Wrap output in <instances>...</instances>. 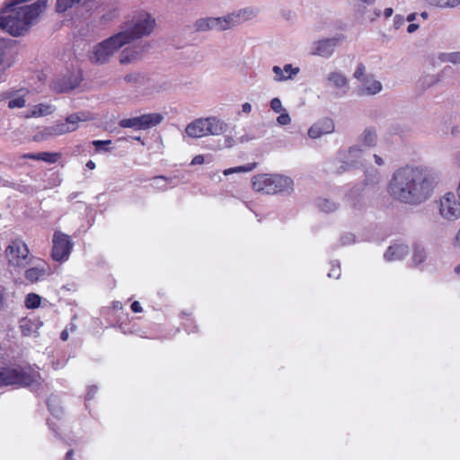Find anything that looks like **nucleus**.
I'll use <instances>...</instances> for the list:
<instances>
[{
  "instance_id": "nucleus-1",
  "label": "nucleus",
  "mask_w": 460,
  "mask_h": 460,
  "mask_svg": "<svg viewBox=\"0 0 460 460\" xmlns=\"http://www.w3.org/2000/svg\"><path fill=\"white\" fill-rule=\"evenodd\" d=\"M437 179L436 173L429 168L404 166L394 172L388 192L399 201L419 204L432 195Z\"/></svg>"
},
{
  "instance_id": "nucleus-2",
  "label": "nucleus",
  "mask_w": 460,
  "mask_h": 460,
  "mask_svg": "<svg viewBox=\"0 0 460 460\" xmlns=\"http://www.w3.org/2000/svg\"><path fill=\"white\" fill-rule=\"evenodd\" d=\"M46 8V0L24 5L11 2L0 12V29L13 37L23 36Z\"/></svg>"
},
{
  "instance_id": "nucleus-3",
  "label": "nucleus",
  "mask_w": 460,
  "mask_h": 460,
  "mask_svg": "<svg viewBox=\"0 0 460 460\" xmlns=\"http://www.w3.org/2000/svg\"><path fill=\"white\" fill-rule=\"evenodd\" d=\"M156 27L155 18L147 11L133 12L121 25L119 34L126 44L151 35Z\"/></svg>"
},
{
  "instance_id": "nucleus-4",
  "label": "nucleus",
  "mask_w": 460,
  "mask_h": 460,
  "mask_svg": "<svg viewBox=\"0 0 460 460\" xmlns=\"http://www.w3.org/2000/svg\"><path fill=\"white\" fill-rule=\"evenodd\" d=\"M41 376L31 367L20 366L0 367V386H31L40 384Z\"/></svg>"
},
{
  "instance_id": "nucleus-5",
  "label": "nucleus",
  "mask_w": 460,
  "mask_h": 460,
  "mask_svg": "<svg viewBox=\"0 0 460 460\" xmlns=\"http://www.w3.org/2000/svg\"><path fill=\"white\" fill-rule=\"evenodd\" d=\"M293 181L279 174H259L252 179V188L257 192L276 194L292 190Z\"/></svg>"
},
{
  "instance_id": "nucleus-6",
  "label": "nucleus",
  "mask_w": 460,
  "mask_h": 460,
  "mask_svg": "<svg viewBox=\"0 0 460 460\" xmlns=\"http://www.w3.org/2000/svg\"><path fill=\"white\" fill-rule=\"evenodd\" d=\"M127 45L119 32L94 45L89 54V59L95 64H105L116 51Z\"/></svg>"
},
{
  "instance_id": "nucleus-7",
  "label": "nucleus",
  "mask_w": 460,
  "mask_h": 460,
  "mask_svg": "<svg viewBox=\"0 0 460 460\" xmlns=\"http://www.w3.org/2000/svg\"><path fill=\"white\" fill-rule=\"evenodd\" d=\"M30 250L26 243L16 238L11 240L4 249V259L9 268L22 269L28 263Z\"/></svg>"
},
{
  "instance_id": "nucleus-8",
  "label": "nucleus",
  "mask_w": 460,
  "mask_h": 460,
  "mask_svg": "<svg viewBox=\"0 0 460 460\" xmlns=\"http://www.w3.org/2000/svg\"><path fill=\"white\" fill-rule=\"evenodd\" d=\"M439 216L447 222H454L460 218V199L453 192H447L438 201Z\"/></svg>"
},
{
  "instance_id": "nucleus-9",
  "label": "nucleus",
  "mask_w": 460,
  "mask_h": 460,
  "mask_svg": "<svg viewBox=\"0 0 460 460\" xmlns=\"http://www.w3.org/2000/svg\"><path fill=\"white\" fill-rule=\"evenodd\" d=\"M73 245L74 243L69 235L60 231H56L52 239V259L57 261H66L71 253Z\"/></svg>"
},
{
  "instance_id": "nucleus-10",
  "label": "nucleus",
  "mask_w": 460,
  "mask_h": 460,
  "mask_svg": "<svg viewBox=\"0 0 460 460\" xmlns=\"http://www.w3.org/2000/svg\"><path fill=\"white\" fill-rule=\"evenodd\" d=\"M163 119V115L159 113H147L137 117L123 119L119 122V125L123 128L142 130L160 124Z\"/></svg>"
},
{
  "instance_id": "nucleus-11",
  "label": "nucleus",
  "mask_w": 460,
  "mask_h": 460,
  "mask_svg": "<svg viewBox=\"0 0 460 460\" xmlns=\"http://www.w3.org/2000/svg\"><path fill=\"white\" fill-rule=\"evenodd\" d=\"M193 29L197 32L210 31H225L231 30L227 13L223 16H206L199 18L193 23Z\"/></svg>"
},
{
  "instance_id": "nucleus-12",
  "label": "nucleus",
  "mask_w": 460,
  "mask_h": 460,
  "mask_svg": "<svg viewBox=\"0 0 460 460\" xmlns=\"http://www.w3.org/2000/svg\"><path fill=\"white\" fill-rule=\"evenodd\" d=\"M259 11L254 7H244L231 13H228L230 28L237 27L241 23L252 21L257 17Z\"/></svg>"
},
{
  "instance_id": "nucleus-13",
  "label": "nucleus",
  "mask_w": 460,
  "mask_h": 460,
  "mask_svg": "<svg viewBox=\"0 0 460 460\" xmlns=\"http://www.w3.org/2000/svg\"><path fill=\"white\" fill-rule=\"evenodd\" d=\"M334 122L329 119H322L314 123L308 129V137L312 139H317L324 135L331 134L334 131Z\"/></svg>"
},
{
  "instance_id": "nucleus-14",
  "label": "nucleus",
  "mask_w": 460,
  "mask_h": 460,
  "mask_svg": "<svg viewBox=\"0 0 460 460\" xmlns=\"http://www.w3.org/2000/svg\"><path fill=\"white\" fill-rule=\"evenodd\" d=\"M42 325L43 323L36 316L24 317L19 323V328L24 337H38L39 330Z\"/></svg>"
},
{
  "instance_id": "nucleus-15",
  "label": "nucleus",
  "mask_w": 460,
  "mask_h": 460,
  "mask_svg": "<svg viewBox=\"0 0 460 460\" xmlns=\"http://www.w3.org/2000/svg\"><path fill=\"white\" fill-rule=\"evenodd\" d=\"M337 45L336 39H325L315 41L313 44L311 53L313 55L328 58L332 55Z\"/></svg>"
},
{
  "instance_id": "nucleus-16",
  "label": "nucleus",
  "mask_w": 460,
  "mask_h": 460,
  "mask_svg": "<svg viewBox=\"0 0 460 460\" xmlns=\"http://www.w3.org/2000/svg\"><path fill=\"white\" fill-rule=\"evenodd\" d=\"M124 81L137 88H142L146 91H151L154 88L151 79L146 75L138 72H133L124 76Z\"/></svg>"
},
{
  "instance_id": "nucleus-17",
  "label": "nucleus",
  "mask_w": 460,
  "mask_h": 460,
  "mask_svg": "<svg viewBox=\"0 0 460 460\" xmlns=\"http://www.w3.org/2000/svg\"><path fill=\"white\" fill-rule=\"evenodd\" d=\"M382 89V84L370 75L362 78L358 91L361 95H375L379 93Z\"/></svg>"
},
{
  "instance_id": "nucleus-18",
  "label": "nucleus",
  "mask_w": 460,
  "mask_h": 460,
  "mask_svg": "<svg viewBox=\"0 0 460 460\" xmlns=\"http://www.w3.org/2000/svg\"><path fill=\"white\" fill-rule=\"evenodd\" d=\"M326 81L329 86L339 90L341 93H346L349 90V80L341 72L333 71L327 75Z\"/></svg>"
},
{
  "instance_id": "nucleus-19",
  "label": "nucleus",
  "mask_w": 460,
  "mask_h": 460,
  "mask_svg": "<svg viewBox=\"0 0 460 460\" xmlns=\"http://www.w3.org/2000/svg\"><path fill=\"white\" fill-rule=\"evenodd\" d=\"M206 118H199L189 123L185 128V134L191 138H199L207 136Z\"/></svg>"
},
{
  "instance_id": "nucleus-20",
  "label": "nucleus",
  "mask_w": 460,
  "mask_h": 460,
  "mask_svg": "<svg viewBox=\"0 0 460 460\" xmlns=\"http://www.w3.org/2000/svg\"><path fill=\"white\" fill-rule=\"evenodd\" d=\"M299 67H295L291 64L285 65L283 68L279 66H274L272 67V72L275 75L274 80L277 82L293 79L299 73Z\"/></svg>"
},
{
  "instance_id": "nucleus-21",
  "label": "nucleus",
  "mask_w": 460,
  "mask_h": 460,
  "mask_svg": "<svg viewBox=\"0 0 460 460\" xmlns=\"http://www.w3.org/2000/svg\"><path fill=\"white\" fill-rule=\"evenodd\" d=\"M207 136H219L227 130V124L215 116L206 118Z\"/></svg>"
},
{
  "instance_id": "nucleus-22",
  "label": "nucleus",
  "mask_w": 460,
  "mask_h": 460,
  "mask_svg": "<svg viewBox=\"0 0 460 460\" xmlns=\"http://www.w3.org/2000/svg\"><path fill=\"white\" fill-rule=\"evenodd\" d=\"M82 80L79 73L72 74L68 78H63L54 83V89L58 92H67L77 87Z\"/></svg>"
},
{
  "instance_id": "nucleus-23",
  "label": "nucleus",
  "mask_w": 460,
  "mask_h": 460,
  "mask_svg": "<svg viewBox=\"0 0 460 460\" xmlns=\"http://www.w3.org/2000/svg\"><path fill=\"white\" fill-rule=\"evenodd\" d=\"M55 111V107L49 103H40L32 106L25 114L24 118H40L48 116Z\"/></svg>"
},
{
  "instance_id": "nucleus-24",
  "label": "nucleus",
  "mask_w": 460,
  "mask_h": 460,
  "mask_svg": "<svg viewBox=\"0 0 460 460\" xmlns=\"http://www.w3.org/2000/svg\"><path fill=\"white\" fill-rule=\"evenodd\" d=\"M359 143L365 147H374L377 144V131L374 127H367L358 136Z\"/></svg>"
},
{
  "instance_id": "nucleus-25",
  "label": "nucleus",
  "mask_w": 460,
  "mask_h": 460,
  "mask_svg": "<svg viewBox=\"0 0 460 460\" xmlns=\"http://www.w3.org/2000/svg\"><path fill=\"white\" fill-rule=\"evenodd\" d=\"M49 268L45 263L38 264L35 267L28 269L25 273V279L31 283H34L41 279L47 273Z\"/></svg>"
},
{
  "instance_id": "nucleus-26",
  "label": "nucleus",
  "mask_w": 460,
  "mask_h": 460,
  "mask_svg": "<svg viewBox=\"0 0 460 460\" xmlns=\"http://www.w3.org/2000/svg\"><path fill=\"white\" fill-rule=\"evenodd\" d=\"M69 132L68 125L65 122H58L53 126L48 127L44 128L42 131V136L44 138H49L56 136H60L64 134H67Z\"/></svg>"
},
{
  "instance_id": "nucleus-27",
  "label": "nucleus",
  "mask_w": 460,
  "mask_h": 460,
  "mask_svg": "<svg viewBox=\"0 0 460 460\" xmlns=\"http://www.w3.org/2000/svg\"><path fill=\"white\" fill-rule=\"evenodd\" d=\"M408 252V247L404 244H394L388 248L385 253L387 261H396L403 258Z\"/></svg>"
},
{
  "instance_id": "nucleus-28",
  "label": "nucleus",
  "mask_w": 460,
  "mask_h": 460,
  "mask_svg": "<svg viewBox=\"0 0 460 460\" xmlns=\"http://www.w3.org/2000/svg\"><path fill=\"white\" fill-rule=\"evenodd\" d=\"M89 116L84 112L74 113L66 117V123L68 125L69 132H73L78 128L79 122L87 121Z\"/></svg>"
},
{
  "instance_id": "nucleus-29",
  "label": "nucleus",
  "mask_w": 460,
  "mask_h": 460,
  "mask_svg": "<svg viewBox=\"0 0 460 460\" xmlns=\"http://www.w3.org/2000/svg\"><path fill=\"white\" fill-rule=\"evenodd\" d=\"M138 58V51L132 48H126L121 51L119 60L121 65H127L135 62Z\"/></svg>"
},
{
  "instance_id": "nucleus-30",
  "label": "nucleus",
  "mask_w": 460,
  "mask_h": 460,
  "mask_svg": "<svg viewBox=\"0 0 460 460\" xmlns=\"http://www.w3.org/2000/svg\"><path fill=\"white\" fill-rule=\"evenodd\" d=\"M86 0H57L56 9L58 13H65L76 4L85 3Z\"/></svg>"
},
{
  "instance_id": "nucleus-31",
  "label": "nucleus",
  "mask_w": 460,
  "mask_h": 460,
  "mask_svg": "<svg viewBox=\"0 0 460 460\" xmlns=\"http://www.w3.org/2000/svg\"><path fill=\"white\" fill-rule=\"evenodd\" d=\"M349 206L355 209H360L364 207V199L359 195H355L353 192L349 193L347 197Z\"/></svg>"
},
{
  "instance_id": "nucleus-32",
  "label": "nucleus",
  "mask_w": 460,
  "mask_h": 460,
  "mask_svg": "<svg viewBox=\"0 0 460 460\" xmlns=\"http://www.w3.org/2000/svg\"><path fill=\"white\" fill-rule=\"evenodd\" d=\"M255 167H256L255 163L248 164L243 166H237V167H232V168L226 169V170H224L223 173H224V175L227 176V175H230V174L235 173V172H249L252 171Z\"/></svg>"
},
{
  "instance_id": "nucleus-33",
  "label": "nucleus",
  "mask_w": 460,
  "mask_h": 460,
  "mask_svg": "<svg viewBox=\"0 0 460 460\" xmlns=\"http://www.w3.org/2000/svg\"><path fill=\"white\" fill-rule=\"evenodd\" d=\"M430 4L441 7H456L460 4V0H427Z\"/></svg>"
},
{
  "instance_id": "nucleus-34",
  "label": "nucleus",
  "mask_w": 460,
  "mask_h": 460,
  "mask_svg": "<svg viewBox=\"0 0 460 460\" xmlns=\"http://www.w3.org/2000/svg\"><path fill=\"white\" fill-rule=\"evenodd\" d=\"M60 158L58 153L41 152L38 153V160H41L49 164L56 163Z\"/></svg>"
},
{
  "instance_id": "nucleus-35",
  "label": "nucleus",
  "mask_w": 460,
  "mask_h": 460,
  "mask_svg": "<svg viewBox=\"0 0 460 460\" xmlns=\"http://www.w3.org/2000/svg\"><path fill=\"white\" fill-rule=\"evenodd\" d=\"M40 296L37 294H28L25 298V305L27 308H37L40 305Z\"/></svg>"
},
{
  "instance_id": "nucleus-36",
  "label": "nucleus",
  "mask_w": 460,
  "mask_h": 460,
  "mask_svg": "<svg viewBox=\"0 0 460 460\" xmlns=\"http://www.w3.org/2000/svg\"><path fill=\"white\" fill-rule=\"evenodd\" d=\"M361 154L362 149L360 147L357 146H351L347 152V155H349V161L347 162L348 164H353L356 162V159L360 157Z\"/></svg>"
},
{
  "instance_id": "nucleus-37",
  "label": "nucleus",
  "mask_w": 460,
  "mask_h": 460,
  "mask_svg": "<svg viewBox=\"0 0 460 460\" xmlns=\"http://www.w3.org/2000/svg\"><path fill=\"white\" fill-rule=\"evenodd\" d=\"M168 179L164 176H156L153 179L152 187L158 190H165Z\"/></svg>"
},
{
  "instance_id": "nucleus-38",
  "label": "nucleus",
  "mask_w": 460,
  "mask_h": 460,
  "mask_svg": "<svg viewBox=\"0 0 460 460\" xmlns=\"http://www.w3.org/2000/svg\"><path fill=\"white\" fill-rule=\"evenodd\" d=\"M319 208L326 212V213H330V212H333L337 209V204L330 199H323L322 201L319 202Z\"/></svg>"
},
{
  "instance_id": "nucleus-39",
  "label": "nucleus",
  "mask_w": 460,
  "mask_h": 460,
  "mask_svg": "<svg viewBox=\"0 0 460 460\" xmlns=\"http://www.w3.org/2000/svg\"><path fill=\"white\" fill-rule=\"evenodd\" d=\"M426 258L425 251L423 248L415 247L412 261L415 265L421 263Z\"/></svg>"
},
{
  "instance_id": "nucleus-40",
  "label": "nucleus",
  "mask_w": 460,
  "mask_h": 460,
  "mask_svg": "<svg viewBox=\"0 0 460 460\" xmlns=\"http://www.w3.org/2000/svg\"><path fill=\"white\" fill-rule=\"evenodd\" d=\"M26 104V101L22 96L15 97L8 102V107L10 109L22 108Z\"/></svg>"
},
{
  "instance_id": "nucleus-41",
  "label": "nucleus",
  "mask_w": 460,
  "mask_h": 460,
  "mask_svg": "<svg viewBox=\"0 0 460 460\" xmlns=\"http://www.w3.org/2000/svg\"><path fill=\"white\" fill-rule=\"evenodd\" d=\"M270 109L276 112V113H280L282 111H285V108L283 107L282 105V102L280 101L279 98H273L271 101H270Z\"/></svg>"
},
{
  "instance_id": "nucleus-42",
  "label": "nucleus",
  "mask_w": 460,
  "mask_h": 460,
  "mask_svg": "<svg viewBox=\"0 0 460 460\" xmlns=\"http://www.w3.org/2000/svg\"><path fill=\"white\" fill-rule=\"evenodd\" d=\"M443 60L460 65V52L444 54Z\"/></svg>"
},
{
  "instance_id": "nucleus-43",
  "label": "nucleus",
  "mask_w": 460,
  "mask_h": 460,
  "mask_svg": "<svg viewBox=\"0 0 460 460\" xmlns=\"http://www.w3.org/2000/svg\"><path fill=\"white\" fill-rule=\"evenodd\" d=\"M277 122L280 126H287L290 124L291 118L289 114L287 112V110L279 113V116L277 118Z\"/></svg>"
},
{
  "instance_id": "nucleus-44",
  "label": "nucleus",
  "mask_w": 460,
  "mask_h": 460,
  "mask_svg": "<svg viewBox=\"0 0 460 460\" xmlns=\"http://www.w3.org/2000/svg\"><path fill=\"white\" fill-rule=\"evenodd\" d=\"M8 52L7 41L4 39H0V65L4 62V58Z\"/></svg>"
},
{
  "instance_id": "nucleus-45",
  "label": "nucleus",
  "mask_w": 460,
  "mask_h": 460,
  "mask_svg": "<svg viewBox=\"0 0 460 460\" xmlns=\"http://www.w3.org/2000/svg\"><path fill=\"white\" fill-rule=\"evenodd\" d=\"M368 75H366V67L362 64H359L357 66V69L354 72V77L361 84L362 78L364 76H367Z\"/></svg>"
},
{
  "instance_id": "nucleus-46",
  "label": "nucleus",
  "mask_w": 460,
  "mask_h": 460,
  "mask_svg": "<svg viewBox=\"0 0 460 460\" xmlns=\"http://www.w3.org/2000/svg\"><path fill=\"white\" fill-rule=\"evenodd\" d=\"M75 330V326L74 324H71L69 329L66 328L65 330H63L60 334L61 340L64 341H67L68 337H69V331L74 332Z\"/></svg>"
},
{
  "instance_id": "nucleus-47",
  "label": "nucleus",
  "mask_w": 460,
  "mask_h": 460,
  "mask_svg": "<svg viewBox=\"0 0 460 460\" xmlns=\"http://www.w3.org/2000/svg\"><path fill=\"white\" fill-rule=\"evenodd\" d=\"M452 245L456 249H460V226L452 239Z\"/></svg>"
},
{
  "instance_id": "nucleus-48",
  "label": "nucleus",
  "mask_w": 460,
  "mask_h": 460,
  "mask_svg": "<svg viewBox=\"0 0 460 460\" xmlns=\"http://www.w3.org/2000/svg\"><path fill=\"white\" fill-rule=\"evenodd\" d=\"M111 140H94L93 141V145L95 146L96 150L99 151L101 146L111 144Z\"/></svg>"
},
{
  "instance_id": "nucleus-49",
  "label": "nucleus",
  "mask_w": 460,
  "mask_h": 460,
  "mask_svg": "<svg viewBox=\"0 0 460 460\" xmlns=\"http://www.w3.org/2000/svg\"><path fill=\"white\" fill-rule=\"evenodd\" d=\"M234 145V139L232 137L226 136L224 139V147H232Z\"/></svg>"
},
{
  "instance_id": "nucleus-50",
  "label": "nucleus",
  "mask_w": 460,
  "mask_h": 460,
  "mask_svg": "<svg viewBox=\"0 0 460 460\" xmlns=\"http://www.w3.org/2000/svg\"><path fill=\"white\" fill-rule=\"evenodd\" d=\"M131 310L134 312V313H140L142 312V306L141 305L139 304V302L137 301H135L131 304Z\"/></svg>"
},
{
  "instance_id": "nucleus-51",
  "label": "nucleus",
  "mask_w": 460,
  "mask_h": 460,
  "mask_svg": "<svg viewBox=\"0 0 460 460\" xmlns=\"http://www.w3.org/2000/svg\"><path fill=\"white\" fill-rule=\"evenodd\" d=\"M205 159L204 156L201 155H196L192 161L191 164H202L204 163Z\"/></svg>"
},
{
  "instance_id": "nucleus-52",
  "label": "nucleus",
  "mask_w": 460,
  "mask_h": 460,
  "mask_svg": "<svg viewBox=\"0 0 460 460\" xmlns=\"http://www.w3.org/2000/svg\"><path fill=\"white\" fill-rule=\"evenodd\" d=\"M252 111V105L249 102H244L242 105V112L249 114Z\"/></svg>"
},
{
  "instance_id": "nucleus-53",
  "label": "nucleus",
  "mask_w": 460,
  "mask_h": 460,
  "mask_svg": "<svg viewBox=\"0 0 460 460\" xmlns=\"http://www.w3.org/2000/svg\"><path fill=\"white\" fill-rule=\"evenodd\" d=\"M453 163L456 167L460 169V151L455 155Z\"/></svg>"
},
{
  "instance_id": "nucleus-54",
  "label": "nucleus",
  "mask_w": 460,
  "mask_h": 460,
  "mask_svg": "<svg viewBox=\"0 0 460 460\" xmlns=\"http://www.w3.org/2000/svg\"><path fill=\"white\" fill-rule=\"evenodd\" d=\"M374 160L375 163L379 166H382L384 164V160L378 155H374Z\"/></svg>"
},
{
  "instance_id": "nucleus-55",
  "label": "nucleus",
  "mask_w": 460,
  "mask_h": 460,
  "mask_svg": "<svg viewBox=\"0 0 460 460\" xmlns=\"http://www.w3.org/2000/svg\"><path fill=\"white\" fill-rule=\"evenodd\" d=\"M418 27H419V26H418L417 24H415V23H411V24L408 26V28H407V31H408L409 33H412V32H414V31L418 29Z\"/></svg>"
},
{
  "instance_id": "nucleus-56",
  "label": "nucleus",
  "mask_w": 460,
  "mask_h": 460,
  "mask_svg": "<svg viewBox=\"0 0 460 460\" xmlns=\"http://www.w3.org/2000/svg\"><path fill=\"white\" fill-rule=\"evenodd\" d=\"M65 460H74V450L70 449L65 456Z\"/></svg>"
},
{
  "instance_id": "nucleus-57",
  "label": "nucleus",
  "mask_w": 460,
  "mask_h": 460,
  "mask_svg": "<svg viewBox=\"0 0 460 460\" xmlns=\"http://www.w3.org/2000/svg\"><path fill=\"white\" fill-rule=\"evenodd\" d=\"M4 288L0 287V308L3 306V304H4Z\"/></svg>"
},
{
  "instance_id": "nucleus-58",
  "label": "nucleus",
  "mask_w": 460,
  "mask_h": 460,
  "mask_svg": "<svg viewBox=\"0 0 460 460\" xmlns=\"http://www.w3.org/2000/svg\"><path fill=\"white\" fill-rule=\"evenodd\" d=\"M24 158L38 160V154H27L23 155Z\"/></svg>"
},
{
  "instance_id": "nucleus-59",
  "label": "nucleus",
  "mask_w": 460,
  "mask_h": 460,
  "mask_svg": "<svg viewBox=\"0 0 460 460\" xmlns=\"http://www.w3.org/2000/svg\"><path fill=\"white\" fill-rule=\"evenodd\" d=\"M86 167L89 168L90 170H93L95 168V164L90 160L86 163Z\"/></svg>"
},
{
  "instance_id": "nucleus-60",
  "label": "nucleus",
  "mask_w": 460,
  "mask_h": 460,
  "mask_svg": "<svg viewBox=\"0 0 460 460\" xmlns=\"http://www.w3.org/2000/svg\"><path fill=\"white\" fill-rule=\"evenodd\" d=\"M332 276H336L338 278L340 276V270L334 269L332 270V273H329V277H332Z\"/></svg>"
},
{
  "instance_id": "nucleus-61",
  "label": "nucleus",
  "mask_w": 460,
  "mask_h": 460,
  "mask_svg": "<svg viewBox=\"0 0 460 460\" xmlns=\"http://www.w3.org/2000/svg\"><path fill=\"white\" fill-rule=\"evenodd\" d=\"M393 14V9L392 8H386L385 10V15L386 17H390Z\"/></svg>"
},
{
  "instance_id": "nucleus-62",
  "label": "nucleus",
  "mask_w": 460,
  "mask_h": 460,
  "mask_svg": "<svg viewBox=\"0 0 460 460\" xmlns=\"http://www.w3.org/2000/svg\"><path fill=\"white\" fill-rule=\"evenodd\" d=\"M345 238L347 239V241H344L345 243H351L354 241V238L352 235L345 236Z\"/></svg>"
},
{
  "instance_id": "nucleus-63",
  "label": "nucleus",
  "mask_w": 460,
  "mask_h": 460,
  "mask_svg": "<svg viewBox=\"0 0 460 460\" xmlns=\"http://www.w3.org/2000/svg\"><path fill=\"white\" fill-rule=\"evenodd\" d=\"M414 19H415V13H411V14H410V15H408V17H407V20H408L409 22H411V21H413Z\"/></svg>"
},
{
  "instance_id": "nucleus-64",
  "label": "nucleus",
  "mask_w": 460,
  "mask_h": 460,
  "mask_svg": "<svg viewBox=\"0 0 460 460\" xmlns=\"http://www.w3.org/2000/svg\"><path fill=\"white\" fill-rule=\"evenodd\" d=\"M457 195L460 199V181H459L458 187H457Z\"/></svg>"
}]
</instances>
